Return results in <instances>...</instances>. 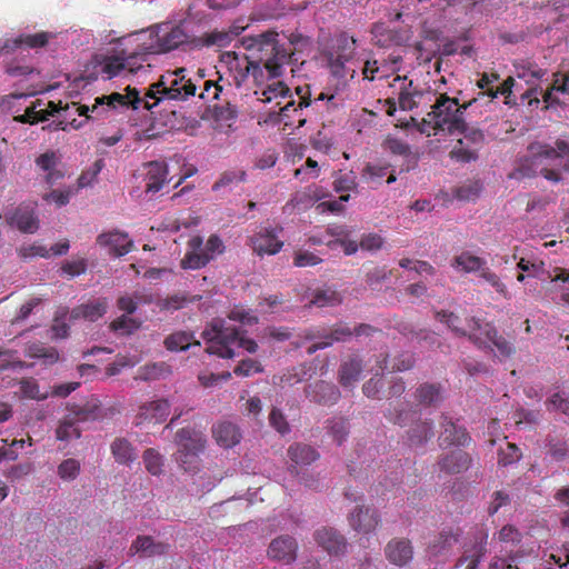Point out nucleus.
Listing matches in <instances>:
<instances>
[{"instance_id": "obj_1", "label": "nucleus", "mask_w": 569, "mask_h": 569, "mask_svg": "<svg viewBox=\"0 0 569 569\" xmlns=\"http://www.w3.org/2000/svg\"><path fill=\"white\" fill-rule=\"evenodd\" d=\"M277 38L278 33L270 30L253 39L251 48L258 52V61L250 60L246 54L240 57L236 52H226L223 54L230 71L233 72V80L237 87H241L249 74H251L254 80L262 77L260 63H263L264 69L269 72L271 78H278L282 74L283 66L288 62L290 54L278 43Z\"/></svg>"}, {"instance_id": "obj_2", "label": "nucleus", "mask_w": 569, "mask_h": 569, "mask_svg": "<svg viewBox=\"0 0 569 569\" xmlns=\"http://www.w3.org/2000/svg\"><path fill=\"white\" fill-rule=\"evenodd\" d=\"M202 339L207 343L206 352L219 358L231 359L236 356L234 347L243 348L249 353L258 350L253 339L246 338L236 327H226L221 319H213L202 331Z\"/></svg>"}, {"instance_id": "obj_3", "label": "nucleus", "mask_w": 569, "mask_h": 569, "mask_svg": "<svg viewBox=\"0 0 569 569\" xmlns=\"http://www.w3.org/2000/svg\"><path fill=\"white\" fill-rule=\"evenodd\" d=\"M471 103L472 101L459 104L458 99L441 93L436 99L432 110L428 112L427 118L417 123V128L421 133H427L428 136H430V130L447 131L450 134L463 132L466 130L463 111Z\"/></svg>"}, {"instance_id": "obj_4", "label": "nucleus", "mask_w": 569, "mask_h": 569, "mask_svg": "<svg viewBox=\"0 0 569 569\" xmlns=\"http://www.w3.org/2000/svg\"><path fill=\"white\" fill-rule=\"evenodd\" d=\"M297 93L300 97L298 104H296L295 100L291 99L289 87L280 80H273L261 90L254 91L259 101L266 103L276 101V106L279 107V111L277 113L280 116L281 121H284L286 126L293 124V122L290 121L291 111L298 112L299 110H302L303 107H309L312 103L308 87L306 89L298 88Z\"/></svg>"}, {"instance_id": "obj_5", "label": "nucleus", "mask_w": 569, "mask_h": 569, "mask_svg": "<svg viewBox=\"0 0 569 569\" xmlns=\"http://www.w3.org/2000/svg\"><path fill=\"white\" fill-rule=\"evenodd\" d=\"M356 42L346 37L336 40L335 46L323 53L331 77L337 81L336 91L346 89L348 82L355 78L356 69L348 66L355 57Z\"/></svg>"}, {"instance_id": "obj_6", "label": "nucleus", "mask_w": 569, "mask_h": 569, "mask_svg": "<svg viewBox=\"0 0 569 569\" xmlns=\"http://www.w3.org/2000/svg\"><path fill=\"white\" fill-rule=\"evenodd\" d=\"M224 246L217 234H211L206 244L200 236H193L188 241V250L181 260L183 269L197 270L206 267L216 254L222 253Z\"/></svg>"}, {"instance_id": "obj_7", "label": "nucleus", "mask_w": 569, "mask_h": 569, "mask_svg": "<svg viewBox=\"0 0 569 569\" xmlns=\"http://www.w3.org/2000/svg\"><path fill=\"white\" fill-rule=\"evenodd\" d=\"M161 100V97H158L156 94H152L150 89L148 88V91L144 94V99H141L139 96V91L134 88L128 87L127 88V94H121L119 92H113L109 96H102L96 98L93 111L98 108L99 104H108L110 109H116L118 107H129L131 106L132 109L137 110L143 104V108L147 110H151L153 107H156L159 101Z\"/></svg>"}, {"instance_id": "obj_8", "label": "nucleus", "mask_w": 569, "mask_h": 569, "mask_svg": "<svg viewBox=\"0 0 569 569\" xmlns=\"http://www.w3.org/2000/svg\"><path fill=\"white\" fill-rule=\"evenodd\" d=\"M281 231V227H261L249 238V244L253 252L260 257L278 253L283 247V241L279 239Z\"/></svg>"}, {"instance_id": "obj_9", "label": "nucleus", "mask_w": 569, "mask_h": 569, "mask_svg": "<svg viewBox=\"0 0 569 569\" xmlns=\"http://www.w3.org/2000/svg\"><path fill=\"white\" fill-rule=\"evenodd\" d=\"M299 545L295 537L280 535L273 538L267 549V557L283 565H291L297 560Z\"/></svg>"}, {"instance_id": "obj_10", "label": "nucleus", "mask_w": 569, "mask_h": 569, "mask_svg": "<svg viewBox=\"0 0 569 569\" xmlns=\"http://www.w3.org/2000/svg\"><path fill=\"white\" fill-rule=\"evenodd\" d=\"M188 34L181 26L163 23L158 27L156 33L157 52H169L188 42Z\"/></svg>"}, {"instance_id": "obj_11", "label": "nucleus", "mask_w": 569, "mask_h": 569, "mask_svg": "<svg viewBox=\"0 0 569 569\" xmlns=\"http://www.w3.org/2000/svg\"><path fill=\"white\" fill-rule=\"evenodd\" d=\"M496 327L492 322L477 317L467 319L466 331L468 339L481 350H491L490 340L495 337Z\"/></svg>"}, {"instance_id": "obj_12", "label": "nucleus", "mask_w": 569, "mask_h": 569, "mask_svg": "<svg viewBox=\"0 0 569 569\" xmlns=\"http://www.w3.org/2000/svg\"><path fill=\"white\" fill-rule=\"evenodd\" d=\"M184 72L186 69L180 68L163 74L167 86V99H184L189 96H194L196 84L190 79H186Z\"/></svg>"}, {"instance_id": "obj_13", "label": "nucleus", "mask_w": 569, "mask_h": 569, "mask_svg": "<svg viewBox=\"0 0 569 569\" xmlns=\"http://www.w3.org/2000/svg\"><path fill=\"white\" fill-rule=\"evenodd\" d=\"M385 557L393 566L403 568L413 559V546L408 538H392L385 547Z\"/></svg>"}, {"instance_id": "obj_14", "label": "nucleus", "mask_w": 569, "mask_h": 569, "mask_svg": "<svg viewBox=\"0 0 569 569\" xmlns=\"http://www.w3.org/2000/svg\"><path fill=\"white\" fill-rule=\"evenodd\" d=\"M348 522L356 532L369 535L377 529L380 517L376 509L366 506H357L349 513Z\"/></svg>"}, {"instance_id": "obj_15", "label": "nucleus", "mask_w": 569, "mask_h": 569, "mask_svg": "<svg viewBox=\"0 0 569 569\" xmlns=\"http://www.w3.org/2000/svg\"><path fill=\"white\" fill-rule=\"evenodd\" d=\"M313 538L329 555L339 556L347 551L346 538L335 528L322 527L315 531Z\"/></svg>"}, {"instance_id": "obj_16", "label": "nucleus", "mask_w": 569, "mask_h": 569, "mask_svg": "<svg viewBox=\"0 0 569 569\" xmlns=\"http://www.w3.org/2000/svg\"><path fill=\"white\" fill-rule=\"evenodd\" d=\"M305 392L311 401L325 406L335 405L340 398L337 386L323 380L308 385Z\"/></svg>"}, {"instance_id": "obj_17", "label": "nucleus", "mask_w": 569, "mask_h": 569, "mask_svg": "<svg viewBox=\"0 0 569 569\" xmlns=\"http://www.w3.org/2000/svg\"><path fill=\"white\" fill-rule=\"evenodd\" d=\"M143 180L146 192L156 193L160 191L168 178V166L163 161H150L143 164Z\"/></svg>"}, {"instance_id": "obj_18", "label": "nucleus", "mask_w": 569, "mask_h": 569, "mask_svg": "<svg viewBox=\"0 0 569 569\" xmlns=\"http://www.w3.org/2000/svg\"><path fill=\"white\" fill-rule=\"evenodd\" d=\"M97 243L100 247L110 249V252L117 257H122L129 253L133 248V242L129 239L128 233L113 230L103 232L97 237Z\"/></svg>"}, {"instance_id": "obj_19", "label": "nucleus", "mask_w": 569, "mask_h": 569, "mask_svg": "<svg viewBox=\"0 0 569 569\" xmlns=\"http://www.w3.org/2000/svg\"><path fill=\"white\" fill-rule=\"evenodd\" d=\"M7 222L22 233H34L39 229V219L33 208L29 206H19L10 216H7Z\"/></svg>"}, {"instance_id": "obj_20", "label": "nucleus", "mask_w": 569, "mask_h": 569, "mask_svg": "<svg viewBox=\"0 0 569 569\" xmlns=\"http://www.w3.org/2000/svg\"><path fill=\"white\" fill-rule=\"evenodd\" d=\"M472 462L471 456L463 450H453L442 456L438 461L439 470L447 475L467 471Z\"/></svg>"}, {"instance_id": "obj_21", "label": "nucleus", "mask_w": 569, "mask_h": 569, "mask_svg": "<svg viewBox=\"0 0 569 569\" xmlns=\"http://www.w3.org/2000/svg\"><path fill=\"white\" fill-rule=\"evenodd\" d=\"M54 38L52 32L41 31L34 34H20L14 39H7L2 42V48L6 49V52H12L16 49L27 46L31 49H38L46 47L51 39Z\"/></svg>"}, {"instance_id": "obj_22", "label": "nucleus", "mask_w": 569, "mask_h": 569, "mask_svg": "<svg viewBox=\"0 0 569 569\" xmlns=\"http://www.w3.org/2000/svg\"><path fill=\"white\" fill-rule=\"evenodd\" d=\"M107 309V298L93 299L73 308L70 312V320L84 319L93 322L102 318L106 315Z\"/></svg>"}, {"instance_id": "obj_23", "label": "nucleus", "mask_w": 569, "mask_h": 569, "mask_svg": "<svg viewBox=\"0 0 569 569\" xmlns=\"http://www.w3.org/2000/svg\"><path fill=\"white\" fill-rule=\"evenodd\" d=\"M170 413V403L166 399H158L150 401L148 403L142 405L139 408L138 419L137 422L142 423L144 421L153 422V423H161L163 422L167 417Z\"/></svg>"}, {"instance_id": "obj_24", "label": "nucleus", "mask_w": 569, "mask_h": 569, "mask_svg": "<svg viewBox=\"0 0 569 569\" xmlns=\"http://www.w3.org/2000/svg\"><path fill=\"white\" fill-rule=\"evenodd\" d=\"M212 437L220 447L229 449L241 441L242 435L237 425L221 421L212 427Z\"/></svg>"}, {"instance_id": "obj_25", "label": "nucleus", "mask_w": 569, "mask_h": 569, "mask_svg": "<svg viewBox=\"0 0 569 569\" xmlns=\"http://www.w3.org/2000/svg\"><path fill=\"white\" fill-rule=\"evenodd\" d=\"M443 428L445 430L439 438L440 446L467 447L470 443L471 438L467 430L457 426L452 420H448L447 417H443Z\"/></svg>"}, {"instance_id": "obj_26", "label": "nucleus", "mask_w": 569, "mask_h": 569, "mask_svg": "<svg viewBox=\"0 0 569 569\" xmlns=\"http://www.w3.org/2000/svg\"><path fill=\"white\" fill-rule=\"evenodd\" d=\"M362 370V360L358 356H349L339 367V383L345 388L352 387L360 379Z\"/></svg>"}, {"instance_id": "obj_27", "label": "nucleus", "mask_w": 569, "mask_h": 569, "mask_svg": "<svg viewBox=\"0 0 569 569\" xmlns=\"http://www.w3.org/2000/svg\"><path fill=\"white\" fill-rule=\"evenodd\" d=\"M34 163L41 171L46 172L44 179L48 184H53L63 178V172L57 169L60 157L56 151L48 150L41 153L36 158Z\"/></svg>"}, {"instance_id": "obj_28", "label": "nucleus", "mask_w": 569, "mask_h": 569, "mask_svg": "<svg viewBox=\"0 0 569 569\" xmlns=\"http://www.w3.org/2000/svg\"><path fill=\"white\" fill-rule=\"evenodd\" d=\"M178 450L183 451H204L207 439L201 431L191 428H181L176 433Z\"/></svg>"}, {"instance_id": "obj_29", "label": "nucleus", "mask_w": 569, "mask_h": 569, "mask_svg": "<svg viewBox=\"0 0 569 569\" xmlns=\"http://www.w3.org/2000/svg\"><path fill=\"white\" fill-rule=\"evenodd\" d=\"M168 550V543L154 541L151 536H138L130 546L132 553H141L144 557L162 556Z\"/></svg>"}, {"instance_id": "obj_30", "label": "nucleus", "mask_w": 569, "mask_h": 569, "mask_svg": "<svg viewBox=\"0 0 569 569\" xmlns=\"http://www.w3.org/2000/svg\"><path fill=\"white\" fill-rule=\"evenodd\" d=\"M137 56H107L101 61V73L106 79H112L119 76L123 70L133 72L131 60L136 59Z\"/></svg>"}, {"instance_id": "obj_31", "label": "nucleus", "mask_w": 569, "mask_h": 569, "mask_svg": "<svg viewBox=\"0 0 569 569\" xmlns=\"http://www.w3.org/2000/svg\"><path fill=\"white\" fill-rule=\"evenodd\" d=\"M288 457L292 462L291 468L305 467L319 458L318 451L306 443H293L288 448Z\"/></svg>"}, {"instance_id": "obj_32", "label": "nucleus", "mask_w": 569, "mask_h": 569, "mask_svg": "<svg viewBox=\"0 0 569 569\" xmlns=\"http://www.w3.org/2000/svg\"><path fill=\"white\" fill-rule=\"evenodd\" d=\"M200 341L196 339L192 331L178 330L166 337L163 346L167 350L178 352L184 351L192 346L200 347Z\"/></svg>"}, {"instance_id": "obj_33", "label": "nucleus", "mask_w": 569, "mask_h": 569, "mask_svg": "<svg viewBox=\"0 0 569 569\" xmlns=\"http://www.w3.org/2000/svg\"><path fill=\"white\" fill-rule=\"evenodd\" d=\"M487 261L483 258L472 254L470 251H462L455 256L450 266L465 273L480 272Z\"/></svg>"}, {"instance_id": "obj_34", "label": "nucleus", "mask_w": 569, "mask_h": 569, "mask_svg": "<svg viewBox=\"0 0 569 569\" xmlns=\"http://www.w3.org/2000/svg\"><path fill=\"white\" fill-rule=\"evenodd\" d=\"M555 93L557 92L552 89V83L546 91H542L539 86H535L530 87L521 94V101H527L530 107H538L540 103L539 94H541L542 100L546 103V108H548L560 103L559 98L555 96Z\"/></svg>"}, {"instance_id": "obj_35", "label": "nucleus", "mask_w": 569, "mask_h": 569, "mask_svg": "<svg viewBox=\"0 0 569 569\" xmlns=\"http://www.w3.org/2000/svg\"><path fill=\"white\" fill-rule=\"evenodd\" d=\"M417 415V411L408 402H390L385 416L393 425L406 426Z\"/></svg>"}, {"instance_id": "obj_36", "label": "nucleus", "mask_w": 569, "mask_h": 569, "mask_svg": "<svg viewBox=\"0 0 569 569\" xmlns=\"http://www.w3.org/2000/svg\"><path fill=\"white\" fill-rule=\"evenodd\" d=\"M433 423L430 420H419L408 430L410 446L420 447L433 437Z\"/></svg>"}, {"instance_id": "obj_37", "label": "nucleus", "mask_w": 569, "mask_h": 569, "mask_svg": "<svg viewBox=\"0 0 569 569\" xmlns=\"http://www.w3.org/2000/svg\"><path fill=\"white\" fill-rule=\"evenodd\" d=\"M415 399L418 406L431 407L441 400V387L439 383H422L415 392Z\"/></svg>"}, {"instance_id": "obj_38", "label": "nucleus", "mask_w": 569, "mask_h": 569, "mask_svg": "<svg viewBox=\"0 0 569 569\" xmlns=\"http://www.w3.org/2000/svg\"><path fill=\"white\" fill-rule=\"evenodd\" d=\"M200 296H190L187 292H177L157 301L161 311L173 312L184 308L188 303L198 301Z\"/></svg>"}, {"instance_id": "obj_39", "label": "nucleus", "mask_w": 569, "mask_h": 569, "mask_svg": "<svg viewBox=\"0 0 569 569\" xmlns=\"http://www.w3.org/2000/svg\"><path fill=\"white\" fill-rule=\"evenodd\" d=\"M111 453L120 465H130L137 460V452L126 438H116L111 443Z\"/></svg>"}, {"instance_id": "obj_40", "label": "nucleus", "mask_w": 569, "mask_h": 569, "mask_svg": "<svg viewBox=\"0 0 569 569\" xmlns=\"http://www.w3.org/2000/svg\"><path fill=\"white\" fill-rule=\"evenodd\" d=\"M72 417L77 422L93 421L101 415L98 399L92 398L83 405H76L71 410Z\"/></svg>"}, {"instance_id": "obj_41", "label": "nucleus", "mask_w": 569, "mask_h": 569, "mask_svg": "<svg viewBox=\"0 0 569 569\" xmlns=\"http://www.w3.org/2000/svg\"><path fill=\"white\" fill-rule=\"evenodd\" d=\"M517 77L525 79L528 83L542 79L547 74V70L540 68L536 62L530 60H521L515 64Z\"/></svg>"}, {"instance_id": "obj_42", "label": "nucleus", "mask_w": 569, "mask_h": 569, "mask_svg": "<svg viewBox=\"0 0 569 569\" xmlns=\"http://www.w3.org/2000/svg\"><path fill=\"white\" fill-rule=\"evenodd\" d=\"M152 297L151 295H144L142 292L136 291L132 296H121L117 300V307L119 310L124 311L128 315H132L136 312L139 303H151Z\"/></svg>"}, {"instance_id": "obj_43", "label": "nucleus", "mask_w": 569, "mask_h": 569, "mask_svg": "<svg viewBox=\"0 0 569 569\" xmlns=\"http://www.w3.org/2000/svg\"><path fill=\"white\" fill-rule=\"evenodd\" d=\"M200 453H202V451L178 450L176 461L186 472L196 473L201 467Z\"/></svg>"}, {"instance_id": "obj_44", "label": "nucleus", "mask_w": 569, "mask_h": 569, "mask_svg": "<svg viewBox=\"0 0 569 569\" xmlns=\"http://www.w3.org/2000/svg\"><path fill=\"white\" fill-rule=\"evenodd\" d=\"M458 540V535L451 531H441L435 540L429 543L428 549L432 555L437 556L449 550Z\"/></svg>"}, {"instance_id": "obj_45", "label": "nucleus", "mask_w": 569, "mask_h": 569, "mask_svg": "<svg viewBox=\"0 0 569 569\" xmlns=\"http://www.w3.org/2000/svg\"><path fill=\"white\" fill-rule=\"evenodd\" d=\"M77 421L72 416L66 417L60 421L57 430L56 437L60 441H70L72 439H79L81 436V430L77 427Z\"/></svg>"}, {"instance_id": "obj_46", "label": "nucleus", "mask_w": 569, "mask_h": 569, "mask_svg": "<svg viewBox=\"0 0 569 569\" xmlns=\"http://www.w3.org/2000/svg\"><path fill=\"white\" fill-rule=\"evenodd\" d=\"M310 368L306 365H301L299 367H295L288 369L279 377H273L274 383H279L281 386H293L298 382H301L308 376Z\"/></svg>"}, {"instance_id": "obj_47", "label": "nucleus", "mask_w": 569, "mask_h": 569, "mask_svg": "<svg viewBox=\"0 0 569 569\" xmlns=\"http://www.w3.org/2000/svg\"><path fill=\"white\" fill-rule=\"evenodd\" d=\"M528 150L533 164L540 162L542 159H559L556 152V144L551 146L548 143L533 142L529 144Z\"/></svg>"}, {"instance_id": "obj_48", "label": "nucleus", "mask_w": 569, "mask_h": 569, "mask_svg": "<svg viewBox=\"0 0 569 569\" xmlns=\"http://www.w3.org/2000/svg\"><path fill=\"white\" fill-rule=\"evenodd\" d=\"M144 467L152 476H159L163 471V457L158 450L149 448L142 455Z\"/></svg>"}, {"instance_id": "obj_49", "label": "nucleus", "mask_w": 569, "mask_h": 569, "mask_svg": "<svg viewBox=\"0 0 569 569\" xmlns=\"http://www.w3.org/2000/svg\"><path fill=\"white\" fill-rule=\"evenodd\" d=\"M80 461L74 458H68L59 463L57 473L63 481H73L80 475Z\"/></svg>"}, {"instance_id": "obj_50", "label": "nucleus", "mask_w": 569, "mask_h": 569, "mask_svg": "<svg viewBox=\"0 0 569 569\" xmlns=\"http://www.w3.org/2000/svg\"><path fill=\"white\" fill-rule=\"evenodd\" d=\"M490 343L491 350L489 351L492 352L496 348L497 357L500 360L510 358L516 352V348L513 347V345L510 341H508L503 336L499 335L497 329L495 331V337H492V340H490Z\"/></svg>"}, {"instance_id": "obj_51", "label": "nucleus", "mask_w": 569, "mask_h": 569, "mask_svg": "<svg viewBox=\"0 0 569 569\" xmlns=\"http://www.w3.org/2000/svg\"><path fill=\"white\" fill-rule=\"evenodd\" d=\"M450 157L460 162H470L477 160L478 150L465 143V140H458L457 146L450 151Z\"/></svg>"}, {"instance_id": "obj_52", "label": "nucleus", "mask_w": 569, "mask_h": 569, "mask_svg": "<svg viewBox=\"0 0 569 569\" xmlns=\"http://www.w3.org/2000/svg\"><path fill=\"white\" fill-rule=\"evenodd\" d=\"M246 171L243 170H227L222 172L219 179L213 183L212 190L219 191L222 188H227L233 183L242 182L246 180Z\"/></svg>"}, {"instance_id": "obj_53", "label": "nucleus", "mask_w": 569, "mask_h": 569, "mask_svg": "<svg viewBox=\"0 0 569 569\" xmlns=\"http://www.w3.org/2000/svg\"><path fill=\"white\" fill-rule=\"evenodd\" d=\"M110 330L120 335H130L140 327V322L133 318L122 315L110 323Z\"/></svg>"}, {"instance_id": "obj_54", "label": "nucleus", "mask_w": 569, "mask_h": 569, "mask_svg": "<svg viewBox=\"0 0 569 569\" xmlns=\"http://www.w3.org/2000/svg\"><path fill=\"white\" fill-rule=\"evenodd\" d=\"M522 453L520 449L511 442H508L505 448H501L498 452V465L507 467L516 463L520 460Z\"/></svg>"}, {"instance_id": "obj_55", "label": "nucleus", "mask_w": 569, "mask_h": 569, "mask_svg": "<svg viewBox=\"0 0 569 569\" xmlns=\"http://www.w3.org/2000/svg\"><path fill=\"white\" fill-rule=\"evenodd\" d=\"M341 302L340 295L335 290H319L313 295L310 305L317 307L337 306Z\"/></svg>"}, {"instance_id": "obj_56", "label": "nucleus", "mask_w": 569, "mask_h": 569, "mask_svg": "<svg viewBox=\"0 0 569 569\" xmlns=\"http://www.w3.org/2000/svg\"><path fill=\"white\" fill-rule=\"evenodd\" d=\"M328 429L338 445H341L346 440L349 432L348 422L345 418H332L328 420Z\"/></svg>"}, {"instance_id": "obj_57", "label": "nucleus", "mask_w": 569, "mask_h": 569, "mask_svg": "<svg viewBox=\"0 0 569 569\" xmlns=\"http://www.w3.org/2000/svg\"><path fill=\"white\" fill-rule=\"evenodd\" d=\"M436 319L445 323L456 335L463 337L467 335L466 328L459 326L460 318L453 312L441 310L436 312Z\"/></svg>"}, {"instance_id": "obj_58", "label": "nucleus", "mask_w": 569, "mask_h": 569, "mask_svg": "<svg viewBox=\"0 0 569 569\" xmlns=\"http://www.w3.org/2000/svg\"><path fill=\"white\" fill-rule=\"evenodd\" d=\"M389 163H367L362 170V178L373 183H380V180L388 173Z\"/></svg>"}, {"instance_id": "obj_59", "label": "nucleus", "mask_w": 569, "mask_h": 569, "mask_svg": "<svg viewBox=\"0 0 569 569\" xmlns=\"http://www.w3.org/2000/svg\"><path fill=\"white\" fill-rule=\"evenodd\" d=\"M353 336L352 329L346 323H336L328 335H323L326 341L342 342L349 340Z\"/></svg>"}, {"instance_id": "obj_60", "label": "nucleus", "mask_w": 569, "mask_h": 569, "mask_svg": "<svg viewBox=\"0 0 569 569\" xmlns=\"http://www.w3.org/2000/svg\"><path fill=\"white\" fill-rule=\"evenodd\" d=\"M479 277L488 282L498 293L503 297L508 296L507 286L500 280L499 276L493 272L487 264L479 272Z\"/></svg>"}, {"instance_id": "obj_61", "label": "nucleus", "mask_w": 569, "mask_h": 569, "mask_svg": "<svg viewBox=\"0 0 569 569\" xmlns=\"http://www.w3.org/2000/svg\"><path fill=\"white\" fill-rule=\"evenodd\" d=\"M20 391L24 398L33 400H43L47 393H41L38 382L32 378H26L20 381Z\"/></svg>"}, {"instance_id": "obj_62", "label": "nucleus", "mask_w": 569, "mask_h": 569, "mask_svg": "<svg viewBox=\"0 0 569 569\" xmlns=\"http://www.w3.org/2000/svg\"><path fill=\"white\" fill-rule=\"evenodd\" d=\"M480 191L481 184L478 181H472L456 188L453 194L459 200L470 201L478 198Z\"/></svg>"}, {"instance_id": "obj_63", "label": "nucleus", "mask_w": 569, "mask_h": 569, "mask_svg": "<svg viewBox=\"0 0 569 569\" xmlns=\"http://www.w3.org/2000/svg\"><path fill=\"white\" fill-rule=\"evenodd\" d=\"M357 188H358L357 178L352 171H350L348 173L339 174L333 180V189L337 192L353 191Z\"/></svg>"}, {"instance_id": "obj_64", "label": "nucleus", "mask_w": 569, "mask_h": 569, "mask_svg": "<svg viewBox=\"0 0 569 569\" xmlns=\"http://www.w3.org/2000/svg\"><path fill=\"white\" fill-rule=\"evenodd\" d=\"M547 409L549 411H560L569 416V399L561 392L553 393L547 401Z\"/></svg>"}]
</instances>
